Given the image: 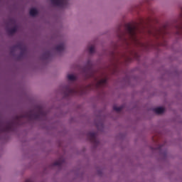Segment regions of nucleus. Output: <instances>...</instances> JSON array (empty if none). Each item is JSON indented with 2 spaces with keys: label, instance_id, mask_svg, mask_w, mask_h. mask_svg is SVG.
<instances>
[{
  "label": "nucleus",
  "instance_id": "obj_1",
  "mask_svg": "<svg viewBox=\"0 0 182 182\" xmlns=\"http://www.w3.org/2000/svg\"><path fill=\"white\" fill-rule=\"evenodd\" d=\"M47 114L43 111V107L41 105H36L34 111H30L25 114L24 117L28 120H41V119H46Z\"/></svg>",
  "mask_w": 182,
  "mask_h": 182
},
{
  "label": "nucleus",
  "instance_id": "obj_2",
  "mask_svg": "<svg viewBox=\"0 0 182 182\" xmlns=\"http://www.w3.org/2000/svg\"><path fill=\"white\" fill-rule=\"evenodd\" d=\"M14 121H0V134L1 133H9L14 132Z\"/></svg>",
  "mask_w": 182,
  "mask_h": 182
},
{
  "label": "nucleus",
  "instance_id": "obj_3",
  "mask_svg": "<svg viewBox=\"0 0 182 182\" xmlns=\"http://www.w3.org/2000/svg\"><path fill=\"white\" fill-rule=\"evenodd\" d=\"M125 30L132 39L134 41H137V37H136V32H137V26L133 25V24H126L125 25Z\"/></svg>",
  "mask_w": 182,
  "mask_h": 182
},
{
  "label": "nucleus",
  "instance_id": "obj_4",
  "mask_svg": "<svg viewBox=\"0 0 182 182\" xmlns=\"http://www.w3.org/2000/svg\"><path fill=\"white\" fill-rule=\"evenodd\" d=\"M50 1L53 5L59 8H66L69 4V0H50Z\"/></svg>",
  "mask_w": 182,
  "mask_h": 182
},
{
  "label": "nucleus",
  "instance_id": "obj_5",
  "mask_svg": "<svg viewBox=\"0 0 182 182\" xmlns=\"http://www.w3.org/2000/svg\"><path fill=\"white\" fill-rule=\"evenodd\" d=\"M87 137L91 141V143H93V144H95V146H97L99 144V141L96 138V132H88L87 134Z\"/></svg>",
  "mask_w": 182,
  "mask_h": 182
},
{
  "label": "nucleus",
  "instance_id": "obj_6",
  "mask_svg": "<svg viewBox=\"0 0 182 182\" xmlns=\"http://www.w3.org/2000/svg\"><path fill=\"white\" fill-rule=\"evenodd\" d=\"M107 85V78H102L97 82L95 84V87L97 89H100V87H105Z\"/></svg>",
  "mask_w": 182,
  "mask_h": 182
},
{
  "label": "nucleus",
  "instance_id": "obj_7",
  "mask_svg": "<svg viewBox=\"0 0 182 182\" xmlns=\"http://www.w3.org/2000/svg\"><path fill=\"white\" fill-rule=\"evenodd\" d=\"M64 90L66 96H70V95H75L76 90L70 88L69 85L64 87Z\"/></svg>",
  "mask_w": 182,
  "mask_h": 182
},
{
  "label": "nucleus",
  "instance_id": "obj_8",
  "mask_svg": "<svg viewBox=\"0 0 182 182\" xmlns=\"http://www.w3.org/2000/svg\"><path fill=\"white\" fill-rule=\"evenodd\" d=\"M16 31H18V27H16V26L12 28H6V32L9 35H14V33H16Z\"/></svg>",
  "mask_w": 182,
  "mask_h": 182
},
{
  "label": "nucleus",
  "instance_id": "obj_9",
  "mask_svg": "<svg viewBox=\"0 0 182 182\" xmlns=\"http://www.w3.org/2000/svg\"><path fill=\"white\" fill-rule=\"evenodd\" d=\"M154 112L156 113V114H163L164 113V107H158L154 109Z\"/></svg>",
  "mask_w": 182,
  "mask_h": 182
},
{
  "label": "nucleus",
  "instance_id": "obj_10",
  "mask_svg": "<svg viewBox=\"0 0 182 182\" xmlns=\"http://www.w3.org/2000/svg\"><path fill=\"white\" fill-rule=\"evenodd\" d=\"M55 50L58 52H63L65 50V43H62L55 47Z\"/></svg>",
  "mask_w": 182,
  "mask_h": 182
},
{
  "label": "nucleus",
  "instance_id": "obj_11",
  "mask_svg": "<svg viewBox=\"0 0 182 182\" xmlns=\"http://www.w3.org/2000/svg\"><path fill=\"white\" fill-rule=\"evenodd\" d=\"M90 77H95V73L93 72V70L91 68L88 70V73L86 75V79H89Z\"/></svg>",
  "mask_w": 182,
  "mask_h": 182
},
{
  "label": "nucleus",
  "instance_id": "obj_12",
  "mask_svg": "<svg viewBox=\"0 0 182 182\" xmlns=\"http://www.w3.org/2000/svg\"><path fill=\"white\" fill-rule=\"evenodd\" d=\"M63 163H65V160L60 159L58 161L54 162L53 164V166H58V167H62V166L63 165Z\"/></svg>",
  "mask_w": 182,
  "mask_h": 182
},
{
  "label": "nucleus",
  "instance_id": "obj_13",
  "mask_svg": "<svg viewBox=\"0 0 182 182\" xmlns=\"http://www.w3.org/2000/svg\"><path fill=\"white\" fill-rule=\"evenodd\" d=\"M31 16H36L38 15V10L36 9H31L29 12Z\"/></svg>",
  "mask_w": 182,
  "mask_h": 182
},
{
  "label": "nucleus",
  "instance_id": "obj_14",
  "mask_svg": "<svg viewBox=\"0 0 182 182\" xmlns=\"http://www.w3.org/2000/svg\"><path fill=\"white\" fill-rule=\"evenodd\" d=\"M161 35H163V31H161V30H158L155 33L153 34V36L156 38H160Z\"/></svg>",
  "mask_w": 182,
  "mask_h": 182
},
{
  "label": "nucleus",
  "instance_id": "obj_15",
  "mask_svg": "<svg viewBox=\"0 0 182 182\" xmlns=\"http://www.w3.org/2000/svg\"><path fill=\"white\" fill-rule=\"evenodd\" d=\"M43 59H49L50 58V51H46L43 55Z\"/></svg>",
  "mask_w": 182,
  "mask_h": 182
},
{
  "label": "nucleus",
  "instance_id": "obj_16",
  "mask_svg": "<svg viewBox=\"0 0 182 182\" xmlns=\"http://www.w3.org/2000/svg\"><path fill=\"white\" fill-rule=\"evenodd\" d=\"M113 110H114L115 112H122V110H123V106H120V107L114 106Z\"/></svg>",
  "mask_w": 182,
  "mask_h": 182
},
{
  "label": "nucleus",
  "instance_id": "obj_17",
  "mask_svg": "<svg viewBox=\"0 0 182 182\" xmlns=\"http://www.w3.org/2000/svg\"><path fill=\"white\" fill-rule=\"evenodd\" d=\"M88 50L90 53H95V46H88Z\"/></svg>",
  "mask_w": 182,
  "mask_h": 182
},
{
  "label": "nucleus",
  "instance_id": "obj_18",
  "mask_svg": "<svg viewBox=\"0 0 182 182\" xmlns=\"http://www.w3.org/2000/svg\"><path fill=\"white\" fill-rule=\"evenodd\" d=\"M68 80H76V77L75 76V75H68Z\"/></svg>",
  "mask_w": 182,
  "mask_h": 182
},
{
  "label": "nucleus",
  "instance_id": "obj_19",
  "mask_svg": "<svg viewBox=\"0 0 182 182\" xmlns=\"http://www.w3.org/2000/svg\"><path fill=\"white\" fill-rule=\"evenodd\" d=\"M26 53V48H23L20 53V55L18 56V58H23V55Z\"/></svg>",
  "mask_w": 182,
  "mask_h": 182
},
{
  "label": "nucleus",
  "instance_id": "obj_20",
  "mask_svg": "<svg viewBox=\"0 0 182 182\" xmlns=\"http://www.w3.org/2000/svg\"><path fill=\"white\" fill-rule=\"evenodd\" d=\"M14 48H18V49H21V45L18 44V45H16L14 47Z\"/></svg>",
  "mask_w": 182,
  "mask_h": 182
},
{
  "label": "nucleus",
  "instance_id": "obj_21",
  "mask_svg": "<svg viewBox=\"0 0 182 182\" xmlns=\"http://www.w3.org/2000/svg\"><path fill=\"white\" fill-rule=\"evenodd\" d=\"M25 182H33L32 179H26Z\"/></svg>",
  "mask_w": 182,
  "mask_h": 182
},
{
  "label": "nucleus",
  "instance_id": "obj_22",
  "mask_svg": "<svg viewBox=\"0 0 182 182\" xmlns=\"http://www.w3.org/2000/svg\"><path fill=\"white\" fill-rule=\"evenodd\" d=\"M181 33V31H178L176 32V34H177V35H180Z\"/></svg>",
  "mask_w": 182,
  "mask_h": 182
},
{
  "label": "nucleus",
  "instance_id": "obj_23",
  "mask_svg": "<svg viewBox=\"0 0 182 182\" xmlns=\"http://www.w3.org/2000/svg\"><path fill=\"white\" fill-rule=\"evenodd\" d=\"M177 29H178L179 31H181V29H182V26L177 27Z\"/></svg>",
  "mask_w": 182,
  "mask_h": 182
},
{
  "label": "nucleus",
  "instance_id": "obj_24",
  "mask_svg": "<svg viewBox=\"0 0 182 182\" xmlns=\"http://www.w3.org/2000/svg\"><path fill=\"white\" fill-rule=\"evenodd\" d=\"M159 150L161 149V146H160L159 147Z\"/></svg>",
  "mask_w": 182,
  "mask_h": 182
},
{
  "label": "nucleus",
  "instance_id": "obj_25",
  "mask_svg": "<svg viewBox=\"0 0 182 182\" xmlns=\"http://www.w3.org/2000/svg\"><path fill=\"white\" fill-rule=\"evenodd\" d=\"M17 120H19V117H17Z\"/></svg>",
  "mask_w": 182,
  "mask_h": 182
},
{
  "label": "nucleus",
  "instance_id": "obj_26",
  "mask_svg": "<svg viewBox=\"0 0 182 182\" xmlns=\"http://www.w3.org/2000/svg\"><path fill=\"white\" fill-rule=\"evenodd\" d=\"M10 22H12V20H10Z\"/></svg>",
  "mask_w": 182,
  "mask_h": 182
}]
</instances>
